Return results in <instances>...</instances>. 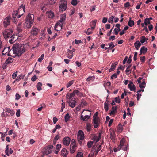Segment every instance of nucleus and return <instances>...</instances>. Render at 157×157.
<instances>
[{
	"mask_svg": "<svg viewBox=\"0 0 157 157\" xmlns=\"http://www.w3.org/2000/svg\"><path fill=\"white\" fill-rule=\"evenodd\" d=\"M12 49L13 53L18 56H21L24 53L26 49L24 45H21L18 43H16L13 45Z\"/></svg>",
	"mask_w": 157,
	"mask_h": 157,
	"instance_id": "f257e3e1",
	"label": "nucleus"
},
{
	"mask_svg": "<svg viewBox=\"0 0 157 157\" xmlns=\"http://www.w3.org/2000/svg\"><path fill=\"white\" fill-rule=\"evenodd\" d=\"M13 30V29H9L3 30L2 32L3 35L5 39L9 38L12 35Z\"/></svg>",
	"mask_w": 157,
	"mask_h": 157,
	"instance_id": "f03ea898",
	"label": "nucleus"
},
{
	"mask_svg": "<svg viewBox=\"0 0 157 157\" xmlns=\"http://www.w3.org/2000/svg\"><path fill=\"white\" fill-rule=\"evenodd\" d=\"M53 146L52 145H49L44 148L42 152L44 155H47L51 153Z\"/></svg>",
	"mask_w": 157,
	"mask_h": 157,
	"instance_id": "7ed1b4c3",
	"label": "nucleus"
},
{
	"mask_svg": "<svg viewBox=\"0 0 157 157\" xmlns=\"http://www.w3.org/2000/svg\"><path fill=\"white\" fill-rule=\"evenodd\" d=\"M59 6V11L62 12L65 11L67 8V1L65 0H61Z\"/></svg>",
	"mask_w": 157,
	"mask_h": 157,
	"instance_id": "20e7f679",
	"label": "nucleus"
},
{
	"mask_svg": "<svg viewBox=\"0 0 157 157\" xmlns=\"http://www.w3.org/2000/svg\"><path fill=\"white\" fill-rule=\"evenodd\" d=\"M125 142V140L124 138L122 139L120 142V144L117 148L118 151H119L121 148L124 151L127 150V147L126 145H124V144Z\"/></svg>",
	"mask_w": 157,
	"mask_h": 157,
	"instance_id": "39448f33",
	"label": "nucleus"
},
{
	"mask_svg": "<svg viewBox=\"0 0 157 157\" xmlns=\"http://www.w3.org/2000/svg\"><path fill=\"white\" fill-rule=\"evenodd\" d=\"M76 142L75 139H73L71 141L70 146V152L71 153H73L76 150Z\"/></svg>",
	"mask_w": 157,
	"mask_h": 157,
	"instance_id": "423d86ee",
	"label": "nucleus"
},
{
	"mask_svg": "<svg viewBox=\"0 0 157 157\" xmlns=\"http://www.w3.org/2000/svg\"><path fill=\"white\" fill-rule=\"evenodd\" d=\"M25 6L23 4L21 5L19 8L18 10L13 12L12 13V18L16 17V16L18 14L19 11L23 10L24 12H25Z\"/></svg>",
	"mask_w": 157,
	"mask_h": 157,
	"instance_id": "0eeeda50",
	"label": "nucleus"
},
{
	"mask_svg": "<svg viewBox=\"0 0 157 157\" xmlns=\"http://www.w3.org/2000/svg\"><path fill=\"white\" fill-rule=\"evenodd\" d=\"M11 18L10 16H8L4 19L3 24L4 27H6L10 25Z\"/></svg>",
	"mask_w": 157,
	"mask_h": 157,
	"instance_id": "6e6552de",
	"label": "nucleus"
},
{
	"mask_svg": "<svg viewBox=\"0 0 157 157\" xmlns=\"http://www.w3.org/2000/svg\"><path fill=\"white\" fill-rule=\"evenodd\" d=\"M11 49H10V47L4 48V50L2 51V54L5 55L7 53L8 56H12V55H11V53H10Z\"/></svg>",
	"mask_w": 157,
	"mask_h": 157,
	"instance_id": "1a4fd4ad",
	"label": "nucleus"
},
{
	"mask_svg": "<svg viewBox=\"0 0 157 157\" xmlns=\"http://www.w3.org/2000/svg\"><path fill=\"white\" fill-rule=\"evenodd\" d=\"M145 80L144 79L142 80V82L140 83H138L139 84V87L141 89L138 90V93H140L141 91H144V88L145 87L146 83L145 82Z\"/></svg>",
	"mask_w": 157,
	"mask_h": 157,
	"instance_id": "9d476101",
	"label": "nucleus"
},
{
	"mask_svg": "<svg viewBox=\"0 0 157 157\" xmlns=\"http://www.w3.org/2000/svg\"><path fill=\"white\" fill-rule=\"evenodd\" d=\"M69 100H67V102L69 103V105L72 108L74 107L76 105V102L75 101V98H72L71 99H69Z\"/></svg>",
	"mask_w": 157,
	"mask_h": 157,
	"instance_id": "9b49d317",
	"label": "nucleus"
},
{
	"mask_svg": "<svg viewBox=\"0 0 157 157\" xmlns=\"http://www.w3.org/2000/svg\"><path fill=\"white\" fill-rule=\"evenodd\" d=\"M34 15L31 14H29L27 16L25 19L33 24L34 22Z\"/></svg>",
	"mask_w": 157,
	"mask_h": 157,
	"instance_id": "f8f14e48",
	"label": "nucleus"
},
{
	"mask_svg": "<svg viewBox=\"0 0 157 157\" xmlns=\"http://www.w3.org/2000/svg\"><path fill=\"white\" fill-rule=\"evenodd\" d=\"M71 141L70 138L68 136L65 137L63 139V144L66 146H68L70 144Z\"/></svg>",
	"mask_w": 157,
	"mask_h": 157,
	"instance_id": "ddd939ff",
	"label": "nucleus"
},
{
	"mask_svg": "<svg viewBox=\"0 0 157 157\" xmlns=\"http://www.w3.org/2000/svg\"><path fill=\"white\" fill-rule=\"evenodd\" d=\"M84 135L83 132L81 130H79L77 135L78 140H83L84 139Z\"/></svg>",
	"mask_w": 157,
	"mask_h": 157,
	"instance_id": "4468645a",
	"label": "nucleus"
},
{
	"mask_svg": "<svg viewBox=\"0 0 157 157\" xmlns=\"http://www.w3.org/2000/svg\"><path fill=\"white\" fill-rule=\"evenodd\" d=\"M63 24L61 23L60 21L58 22L55 25V29L57 31H59L62 28V26Z\"/></svg>",
	"mask_w": 157,
	"mask_h": 157,
	"instance_id": "2eb2a0df",
	"label": "nucleus"
},
{
	"mask_svg": "<svg viewBox=\"0 0 157 157\" xmlns=\"http://www.w3.org/2000/svg\"><path fill=\"white\" fill-rule=\"evenodd\" d=\"M32 24L25 19L24 24V27L25 29H29L32 26Z\"/></svg>",
	"mask_w": 157,
	"mask_h": 157,
	"instance_id": "dca6fc26",
	"label": "nucleus"
},
{
	"mask_svg": "<svg viewBox=\"0 0 157 157\" xmlns=\"http://www.w3.org/2000/svg\"><path fill=\"white\" fill-rule=\"evenodd\" d=\"M38 30V29L37 28L33 27L30 33L32 35H36L37 34Z\"/></svg>",
	"mask_w": 157,
	"mask_h": 157,
	"instance_id": "f3484780",
	"label": "nucleus"
},
{
	"mask_svg": "<svg viewBox=\"0 0 157 157\" xmlns=\"http://www.w3.org/2000/svg\"><path fill=\"white\" fill-rule=\"evenodd\" d=\"M110 136L111 139L113 142H114L116 139V135L115 134V131L113 130L111 131Z\"/></svg>",
	"mask_w": 157,
	"mask_h": 157,
	"instance_id": "a211bd4d",
	"label": "nucleus"
},
{
	"mask_svg": "<svg viewBox=\"0 0 157 157\" xmlns=\"http://www.w3.org/2000/svg\"><path fill=\"white\" fill-rule=\"evenodd\" d=\"M93 122L94 128H97L98 127L100 123L99 118H97V119L93 120Z\"/></svg>",
	"mask_w": 157,
	"mask_h": 157,
	"instance_id": "6ab92c4d",
	"label": "nucleus"
},
{
	"mask_svg": "<svg viewBox=\"0 0 157 157\" xmlns=\"http://www.w3.org/2000/svg\"><path fill=\"white\" fill-rule=\"evenodd\" d=\"M17 36L14 35H12L10 37V39L9 40V42L10 44L13 43L14 41H15L17 39V37H16Z\"/></svg>",
	"mask_w": 157,
	"mask_h": 157,
	"instance_id": "aec40b11",
	"label": "nucleus"
},
{
	"mask_svg": "<svg viewBox=\"0 0 157 157\" xmlns=\"http://www.w3.org/2000/svg\"><path fill=\"white\" fill-rule=\"evenodd\" d=\"M147 48L145 47L144 46L142 47L140 51V53L139 55H141L142 54H144L147 52Z\"/></svg>",
	"mask_w": 157,
	"mask_h": 157,
	"instance_id": "412c9836",
	"label": "nucleus"
},
{
	"mask_svg": "<svg viewBox=\"0 0 157 157\" xmlns=\"http://www.w3.org/2000/svg\"><path fill=\"white\" fill-rule=\"evenodd\" d=\"M75 95V94L73 91L70 94L68 93L66 95L67 100L71 99L72 98H75L74 97Z\"/></svg>",
	"mask_w": 157,
	"mask_h": 157,
	"instance_id": "4be33fe9",
	"label": "nucleus"
},
{
	"mask_svg": "<svg viewBox=\"0 0 157 157\" xmlns=\"http://www.w3.org/2000/svg\"><path fill=\"white\" fill-rule=\"evenodd\" d=\"M101 138V134L99 133L98 135V136H94L92 140L96 142H97Z\"/></svg>",
	"mask_w": 157,
	"mask_h": 157,
	"instance_id": "5701e85b",
	"label": "nucleus"
},
{
	"mask_svg": "<svg viewBox=\"0 0 157 157\" xmlns=\"http://www.w3.org/2000/svg\"><path fill=\"white\" fill-rule=\"evenodd\" d=\"M68 151L65 148H63L61 150V154L63 157H66L68 154Z\"/></svg>",
	"mask_w": 157,
	"mask_h": 157,
	"instance_id": "b1692460",
	"label": "nucleus"
},
{
	"mask_svg": "<svg viewBox=\"0 0 157 157\" xmlns=\"http://www.w3.org/2000/svg\"><path fill=\"white\" fill-rule=\"evenodd\" d=\"M66 17V15L65 14H63L60 16V18L59 21L63 24L65 22Z\"/></svg>",
	"mask_w": 157,
	"mask_h": 157,
	"instance_id": "393cba45",
	"label": "nucleus"
},
{
	"mask_svg": "<svg viewBox=\"0 0 157 157\" xmlns=\"http://www.w3.org/2000/svg\"><path fill=\"white\" fill-rule=\"evenodd\" d=\"M128 86L131 91H134L135 90L134 85L131 81L129 83L128 85Z\"/></svg>",
	"mask_w": 157,
	"mask_h": 157,
	"instance_id": "a878e982",
	"label": "nucleus"
},
{
	"mask_svg": "<svg viewBox=\"0 0 157 157\" xmlns=\"http://www.w3.org/2000/svg\"><path fill=\"white\" fill-rule=\"evenodd\" d=\"M96 22V20H94L90 22V25L91 29H94L95 28Z\"/></svg>",
	"mask_w": 157,
	"mask_h": 157,
	"instance_id": "bb28decb",
	"label": "nucleus"
},
{
	"mask_svg": "<svg viewBox=\"0 0 157 157\" xmlns=\"http://www.w3.org/2000/svg\"><path fill=\"white\" fill-rule=\"evenodd\" d=\"M117 106H113L112 108V110L109 113L110 115H114L117 112Z\"/></svg>",
	"mask_w": 157,
	"mask_h": 157,
	"instance_id": "cd10ccee",
	"label": "nucleus"
},
{
	"mask_svg": "<svg viewBox=\"0 0 157 157\" xmlns=\"http://www.w3.org/2000/svg\"><path fill=\"white\" fill-rule=\"evenodd\" d=\"M6 112L10 113L11 115L12 116H13L15 114V112L14 110L11 109L10 108H6L5 109Z\"/></svg>",
	"mask_w": 157,
	"mask_h": 157,
	"instance_id": "c85d7f7f",
	"label": "nucleus"
},
{
	"mask_svg": "<svg viewBox=\"0 0 157 157\" xmlns=\"http://www.w3.org/2000/svg\"><path fill=\"white\" fill-rule=\"evenodd\" d=\"M14 59L11 58L9 57L8 59L6 61L5 63L6 65H8L9 64L11 63L13 61Z\"/></svg>",
	"mask_w": 157,
	"mask_h": 157,
	"instance_id": "c756f323",
	"label": "nucleus"
},
{
	"mask_svg": "<svg viewBox=\"0 0 157 157\" xmlns=\"http://www.w3.org/2000/svg\"><path fill=\"white\" fill-rule=\"evenodd\" d=\"M67 51V57L68 58L71 59L73 56V53L71 50H70L69 49H68Z\"/></svg>",
	"mask_w": 157,
	"mask_h": 157,
	"instance_id": "7c9ffc66",
	"label": "nucleus"
},
{
	"mask_svg": "<svg viewBox=\"0 0 157 157\" xmlns=\"http://www.w3.org/2000/svg\"><path fill=\"white\" fill-rule=\"evenodd\" d=\"M22 23L21 22H19L17 26V30L19 32H20L22 30L21 27Z\"/></svg>",
	"mask_w": 157,
	"mask_h": 157,
	"instance_id": "2f4dec72",
	"label": "nucleus"
},
{
	"mask_svg": "<svg viewBox=\"0 0 157 157\" xmlns=\"http://www.w3.org/2000/svg\"><path fill=\"white\" fill-rule=\"evenodd\" d=\"M117 64V63L116 62L113 64L111 66L109 70V72L113 71L115 69L116 66Z\"/></svg>",
	"mask_w": 157,
	"mask_h": 157,
	"instance_id": "473e14b6",
	"label": "nucleus"
},
{
	"mask_svg": "<svg viewBox=\"0 0 157 157\" xmlns=\"http://www.w3.org/2000/svg\"><path fill=\"white\" fill-rule=\"evenodd\" d=\"M48 17L49 18H52L54 16V13L52 11L47 12Z\"/></svg>",
	"mask_w": 157,
	"mask_h": 157,
	"instance_id": "72a5a7b5",
	"label": "nucleus"
},
{
	"mask_svg": "<svg viewBox=\"0 0 157 157\" xmlns=\"http://www.w3.org/2000/svg\"><path fill=\"white\" fill-rule=\"evenodd\" d=\"M123 130V127L121 124H119L118 125L117 132H118L120 133L122 132Z\"/></svg>",
	"mask_w": 157,
	"mask_h": 157,
	"instance_id": "f704fd0d",
	"label": "nucleus"
},
{
	"mask_svg": "<svg viewBox=\"0 0 157 157\" xmlns=\"http://www.w3.org/2000/svg\"><path fill=\"white\" fill-rule=\"evenodd\" d=\"M25 76V75H18L16 79L15 80V81H19L21 79H23V78L24 77V76Z\"/></svg>",
	"mask_w": 157,
	"mask_h": 157,
	"instance_id": "c9c22d12",
	"label": "nucleus"
},
{
	"mask_svg": "<svg viewBox=\"0 0 157 157\" xmlns=\"http://www.w3.org/2000/svg\"><path fill=\"white\" fill-rule=\"evenodd\" d=\"M42 83L41 82H38L36 85V88L37 90L38 91H40L42 90L41 86H42Z\"/></svg>",
	"mask_w": 157,
	"mask_h": 157,
	"instance_id": "e433bc0d",
	"label": "nucleus"
},
{
	"mask_svg": "<svg viewBox=\"0 0 157 157\" xmlns=\"http://www.w3.org/2000/svg\"><path fill=\"white\" fill-rule=\"evenodd\" d=\"M70 117L68 113H67L64 117L65 121L66 122L69 121Z\"/></svg>",
	"mask_w": 157,
	"mask_h": 157,
	"instance_id": "4c0bfd02",
	"label": "nucleus"
},
{
	"mask_svg": "<svg viewBox=\"0 0 157 157\" xmlns=\"http://www.w3.org/2000/svg\"><path fill=\"white\" fill-rule=\"evenodd\" d=\"M94 29H91V28H88L87 31H85V32L86 33V34L88 35H90L92 33V31Z\"/></svg>",
	"mask_w": 157,
	"mask_h": 157,
	"instance_id": "58836bf2",
	"label": "nucleus"
},
{
	"mask_svg": "<svg viewBox=\"0 0 157 157\" xmlns=\"http://www.w3.org/2000/svg\"><path fill=\"white\" fill-rule=\"evenodd\" d=\"M86 124L87 130V131L89 132L90 131L91 129L92 125L89 123H87Z\"/></svg>",
	"mask_w": 157,
	"mask_h": 157,
	"instance_id": "ea45409f",
	"label": "nucleus"
},
{
	"mask_svg": "<svg viewBox=\"0 0 157 157\" xmlns=\"http://www.w3.org/2000/svg\"><path fill=\"white\" fill-rule=\"evenodd\" d=\"M108 104V103L106 102H105L104 104V109L106 112H107L109 109Z\"/></svg>",
	"mask_w": 157,
	"mask_h": 157,
	"instance_id": "a19ab883",
	"label": "nucleus"
},
{
	"mask_svg": "<svg viewBox=\"0 0 157 157\" xmlns=\"http://www.w3.org/2000/svg\"><path fill=\"white\" fill-rule=\"evenodd\" d=\"M128 25L130 27H132L134 25V21L132 20H129L128 22Z\"/></svg>",
	"mask_w": 157,
	"mask_h": 157,
	"instance_id": "79ce46f5",
	"label": "nucleus"
},
{
	"mask_svg": "<svg viewBox=\"0 0 157 157\" xmlns=\"http://www.w3.org/2000/svg\"><path fill=\"white\" fill-rule=\"evenodd\" d=\"M74 80H71L66 85V87L67 88H68L70 86L74 83Z\"/></svg>",
	"mask_w": 157,
	"mask_h": 157,
	"instance_id": "37998d69",
	"label": "nucleus"
},
{
	"mask_svg": "<svg viewBox=\"0 0 157 157\" xmlns=\"http://www.w3.org/2000/svg\"><path fill=\"white\" fill-rule=\"evenodd\" d=\"M9 145H7L6 146V149L5 150V153L6 154L7 156H9V153L8 150H9Z\"/></svg>",
	"mask_w": 157,
	"mask_h": 157,
	"instance_id": "c03bdc74",
	"label": "nucleus"
},
{
	"mask_svg": "<svg viewBox=\"0 0 157 157\" xmlns=\"http://www.w3.org/2000/svg\"><path fill=\"white\" fill-rule=\"evenodd\" d=\"M44 54H42L41 55V57H39L38 59V61L39 62H41L44 59Z\"/></svg>",
	"mask_w": 157,
	"mask_h": 157,
	"instance_id": "a18cd8bd",
	"label": "nucleus"
},
{
	"mask_svg": "<svg viewBox=\"0 0 157 157\" xmlns=\"http://www.w3.org/2000/svg\"><path fill=\"white\" fill-rule=\"evenodd\" d=\"M111 84V82H108L106 83H105L104 84V86L105 87V88H106V86H108V87H109Z\"/></svg>",
	"mask_w": 157,
	"mask_h": 157,
	"instance_id": "49530a36",
	"label": "nucleus"
},
{
	"mask_svg": "<svg viewBox=\"0 0 157 157\" xmlns=\"http://www.w3.org/2000/svg\"><path fill=\"white\" fill-rule=\"evenodd\" d=\"M93 144V142L92 141H89L87 143V145L89 148L91 147L92 145Z\"/></svg>",
	"mask_w": 157,
	"mask_h": 157,
	"instance_id": "de8ad7c7",
	"label": "nucleus"
},
{
	"mask_svg": "<svg viewBox=\"0 0 157 157\" xmlns=\"http://www.w3.org/2000/svg\"><path fill=\"white\" fill-rule=\"evenodd\" d=\"M75 95H76L78 96H80V94L82 95V94L80 93L79 91L77 90H74L73 91Z\"/></svg>",
	"mask_w": 157,
	"mask_h": 157,
	"instance_id": "09e8293b",
	"label": "nucleus"
},
{
	"mask_svg": "<svg viewBox=\"0 0 157 157\" xmlns=\"http://www.w3.org/2000/svg\"><path fill=\"white\" fill-rule=\"evenodd\" d=\"M115 101L117 103H119L120 102V99L119 97H116L114 98Z\"/></svg>",
	"mask_w": 157,
	"mask_h": 157,
	"instance_id": "8fccbe9b",
	"label": "nucleus"
},
{
	"mask_svg": "<svg viewBox=\"0 0 157 157\" xmlns=\"http://www.w3.org/2000/svg\"><path fill=\"white\" fill-rule=\"evenodd\" d=\"M115 17L114 16H112L111 17L109 18L108 22L110 23H112L113 22V19Z\"/></svg>",
	"mask_w": 157,
	"mask_h": 157,
	"instance_id": "3c124183",
	"label": "nucleus"
},
{
	"mask_svg": "<svg viewBox=\"0 0 157 157\" xmlns=\"http://www.w3.org/2000/svg\"><path fill=\"white\" fill-rule=\"evenodd\" d=\"M144 24L145 25H147L148 24H151L150 21H149L147 18H146L144 21Z\"/></svg>",
	"mask_w": 157,
	"mask_h": 157,
	"instance_id": "603ef678",
	"label": "nucleus"
},
{
	"mask_svg": "<svg viewBox=\"0 0 157 157\" xmlns=\"http://www.w3.org/2000/svg\"><path fill=\"white\" fill-rule=\"evenodd\" d=\"M146 40V38L144 36H142L141 37L140 42L141 43H144Z\"/></svg>",
	"mask_w": 157,
	"mask_h": 157,
	"instance_id": "864d4df0",
	"label": "nucleus"
},
{
	"mask_svg": "<svg viewBox=\"0 0 157 157\" xmlns=\"http://www.w3.org/2000/svg\"><path fill=\"white\" fill-rule=\"evenodd\" d=\"M95 79V77L94 76H90L86 79V81H89L90 80H94Z\"/></svg>",
	"mask_w": 157,
	"mask_h": 157,
	"instance_id": "5fc2aeb1",
	"label": "nucleus"
},
{
	"mask_svg": "<svg viewBox=\"0 0 157 157\" xmlns=\"http://www.w3.org/2000/svg\"><path fill=\"white\" fill-rule=\"evenodd\" d=\"M6 132H4V133L3 134V135H1V139H2V140L3 141H4V140H5V139H4V138L6 136Z\"/></svg>",
	"mask_w": 157,
	"mask_h": 157,
	"instance_id": "6e6d98bb",
	"label": "nucleus"
},
{
	"mask_svg": "<svg viewBox=\"0 0 157 157\" xmlns=\"http://www.w3.org/2000/svg\"><path fill=\"white\" fill-rule=\"evenodd\" d=\"M76 157H83L82 153V152H78L77 154Z\"/></svg>",
	"mask_w": 157,
	"mask_h": 157,
	"instance_id": "4d7b16f0",
	"label": "nucleus"
},
{
	"mask_svg": "<svg viewBox=\"0 0 157 157\" xmlns=\"http://www.w3.org/2000/svg\"><path fill=\"white\" fill-rule=\"evenodd\" d=\"M78 0H72L71 3L73 5L75 6L77 4Z\"/></svg>",
	"mask_w": 157,
	"mask_h": 157,
	"instance_id": "13d9d810",
	"label": "nucleus"
},
{
	"mask_svg": "<svg viewBox=\"0 0 157 157\" xmlns=\"http://www.w3.org/2000/svg\"><path fill=\"white\" fill-rule=\"evenodd\" d=\"M120 29H118L116 28H115L114 30V31L115 32V34L116 35H117L119 32L120 31Z\"/></svg>",
	"mask_w": 157,
	"mask_h": 157,
	"instance_id": "bf43d9fd",
	"label": "nucleus"
},
{
	"mask_svg": "<svg viewBox=\"0 0 157 157\" xmlns=\"http://www.w3.org/2000/svg\"><path fill=\"white\" fill-rule=\"evenodd\" d=\"M101 145H100L98 147L96 151L95 154L97 155L98 152L101 150Z\"/></svg>",
	"mask_w": 157,
	"mask_h": 157,
	"instance_id": "052dcab7",
	"label": "nucleus"
},
{
	"mask_svg": "<svg viewBox=\"0 0 157 157\" xmlns=\"http://www.w3.org/2000/svg\"><path fill=\"white\" fill-rule=\"evenodd\" d=\"M108 44L109 45L110 47H111V48H113L115 46V45L113 43V42L108 43Z\"/></svg>",
	"mask_w": 157,
	"mask_h": 157,
	"instance_id": "680f3d73",
	"label": "nucleus"
},
{
	"mask_svg": "<svg viewBox=\"0 0 157 157\" xmlns=\"http://www.w3.org/2000/svg\"><path fill=\"white\" fill-rule=\"evenodd\" d=\"M17 71H16L13 74L12 76L13 78L15 79L16 77L17 76Z\"/></svg>",
	"mask_w": 157,
	"mask_h": 157,
	"instance_id": "e2e57ef3",
	"label": "nucleus"
},
{
	"mask_svg": "<svg viewBox=\"0 0 157 157\" xmlns=\"http://www.w3.org/2000/svg\"><path fill=\"white\" fill-rule=\"evenodd\" d=\"M15 100H18L21 98V96L18 93H16L15 95Z\"/></svg>",
	"mask_w": 157,
	"mask_h": 157,
	"instance_id": "0e129e2a",
	"label": "nucleus"
},
{
	"mask_svg": "<svg viewBox=\"0 0 157 157\" xmlns=\"http://www.w3.org/2000/svg\"><path fill=\"white\" fill-rule=\"evenodd\" d=\"M140 60L141 62L144 63L145 61V56H144L143 57H141L140 58Z\"/></svg>",
	"mask_w": 157,
	"mask_h": 157,
	"instance_id": "69168bd1",
	"label": "nucleus"
},
{
	"mask_svg": "<svg viewBox=\"0 0 157 157\" xmlns=\"http://www.w3.org/2000/svg\"><path fill=\"white\" fill-rule=\"evenodd\" d=\"M12 21L15 24H17L18 22V21L17 20L16 17L13 18H12Z\"/></svg>",
	"mask_w": 157,
	"mask_h": 157,
	"instance_id": "338daca9",
	"label": "nucleus"
},
{
	"mask_svg": "<svg viewBox=\"0 0 157 157\" xmlns=\"http://www.w3.org/2000/svg\"><path fill=\"white\" fill-rule=\"evenodd\" d=\"M37 78L36 76V75H34L32 77V78H31V80L33 82H34L35 81H36V79H37Z\"/></svg>",
	"mask_w": 157,
	"mask_h": 157,
	"instance_id": "774afa93",
	"label": "nucleus"
}]
</instances>
